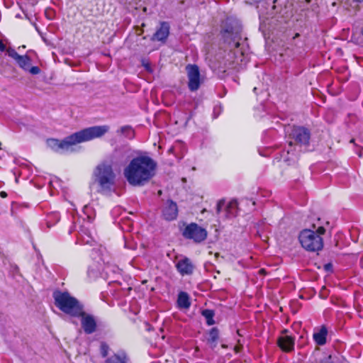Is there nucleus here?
Wrapping results in <instances>:
<instances>
[{
	"label": "nucleus",
	"mask_w": 363,
	"mask_h": 363,
	"mask_svg": "<svg viewBox=\"0 0 363 363\" xmlns=\"http://www.w3.org/2000/svg\"><path fill=\"white\" fill-rule=\"evenodd\" d=\"M177 305L180 308H189L191 306L189 296L187 293L182 291L178 295Z\"/></svg>",
	"instance_id": "17"
},
{
	"label": "nucleus",
	"mask_w": 363,
	"mask_h": 363,
	"mask_svg": "<svg viewBox=\"0 0 363 363\" xmlns=\"http://www.w3.org/2000/svg\"><path fill=\"white\" fill-rule=\"evenodd\" d=\"M1 145V143L0 142V146Z\"/></svg>",
	"instance_id": "37"
},
{
	"label": "nucleus",
	"mask_w": 363,
	"mask_h": 363,
	"mask_svg": "<svg viewBox=\"0 0 363 363\" xmlns=\"http://www.w3.org/2000/svg\"><path fill=\"white\" fill-rule=\"evenodd\" d=\"M321 363H331L330 357H329L327 359H325L324 362H322Z\"/></svg>",
	"instance_id": "32"
},
{
	"label": "nucleus",
	"mask_w": 363,
	"mask_h": 363,
	"mask_svg": "<svg viewBox=\"0 0 363 363\" xmlns=\"http://www.w3.org/2000/svg\"><path fill=\"white\" fill-rule=\"evenodd\" d=\"M53 298L55 306L63 313L72 317L82 315L83 306L68 292L55 291Z\"/></svg>",
	"instance_id": "3"
},
{
	"label": "nucleus",
	"mask_w": 363,
	"mask_h": 363,
	"mask_svg": "<svg viewBox=\"0 0 363 363\" xmlns=\"http://www.w3.org/2000/svg\"><path fill=\"white\" fill-rule=\"evenodd\" d=\"M6 47H0V51H6L9 56L16 60L18 65L24 70H28L30 65V59L27 55H20L11 47L9 49H6Z\"/></svg>",
	"instance_id": "10"
},
{
	"label": "nucleus",
	"mask_w": 363,
	"mask_h": 363,
	"mask_svg": "<svg viewBox=\"0 0 363 363\" xmlns=\"http://www.w3.org/2000/svg\"><path fill=\"white\" fill-rule=\"evenodd\" d=\"M253 91H254V92H256V91H257V88H256V87H255V88L253 89Z\"/></svg>",
	"instance_id": "36"
},
{
	"label": "nucleus",
	"mask_w": 363,
	"mask_h": 363,
	"mask_svg": "<svg viewBox=\"0 0 363 363\" xmlns=\"http://www.w3.org/2000/svg\"><path fill=\"white\" fill-rule=\"evenodd\" d=\"M108 345L105 342H101L100 346V352L103 357H106L108 355Z\"/></svg>",
	"instance_id": "25"
},
{
	"label": "nucleus",
	"mask_w": 363,
	"mask_h": 363,
	"mask_svg": "<svg viewBox=\"0 0 363 363\" xmlns=\"http://www.w3.org/2000/svg\"><path fill=\"white\" fill-rule=\"evenodd\" d=\"M50 12L51 13V12H52V11H51V10H50V11H49V10H47V11H45L46 15L48 16V13H49Z\"/></svg>",
	"instance_id": "34"
},
{
	"label": "nucleus",
	"mask_w": 363,
	"mask_h": 363,
	"mask_svg": "<svg viewBox=\"0 0 363 363\" xmlns=\"http://www.w3.org/2000/svg\"><path fill=\"white\" fill-rule=\"evenodd\" d=\"M325 232L323 227H319L316 232L310 229L303 230L299 235V242L301 246L308 251L318 252L323 249V241L320 237Z\"/></svg>",
	"instance_id": "4"
},
{
	"label": "nucleus",
	"mask_w": 363,
	"mask_h": 363,
	"mask_svg": "<svg viewBox=\"0 0 363 363\" xmlns=\"http://www.w3.org/2000/svg\"><path fill=\"white\" fill-rule=\"evenodd\" d=\"M328 329L325 325L321 326L313 333V337L318 345H323L326 343Z\"/></svg>",
	"instance_id": "16"
},
{
	"label": "nucleus",
	"mask_w": 363,
	"mask_h": 363,
	"mask_svg": "<svg viewBox=\"0 0 363 363\" xmlns=\"http://www.w3.org/2000/svg\"><path fill=\"white\" fill-rule=\"evenodd\" d=\"M27 71H28L32 74H38L40 72V68L37 66H33L31 67H29Z\"/></svg>",
	"instance_id": "26"
},
{
	"label": "nucleus",
	"mask_w": 363,
	"mask_h": 363,
	"mask_svg": "<svg viewBox=\"0 0 363 363\" xmlns=\"http://www.w3.org/2000/svg\"><path fill=\"white\" fill-rule=\"evenodd\" d=\"M177 270L182 275L190 274L193 272L194 266L188 258L179 260L176 265Z\"/></svg>",
	"instance_id": "15"
},
{
	"label": "nucleus",
	"mask_w": 363,
	"mask_h": 363,
	"mask_svg": "<svg viewBox=\"0 0 363 363\" xmlns=\"http://www.w3.org/2000/svg\"><path fill=\"white\" fill-rule=\"evenodd\" d=\"M81 318L82 327L86 334H92L96 330V322L93 315L86 314L82 309V315L77 316Z\"/></svg>",
	"instance_id": "11"
},
{
	"label": "nucleus",
	"mask_w": 363,
	"mask_h": 363,
	"mask_svg": "<svg viewBox=\"0 0 363 363\" xmlns=\"http://www.w3.org/2000/svg\"><path fill=\"white\" fill-rule=\"evenodd\" d=\"M182 235L196 243L204 241L208 235L207 230L195 223L187 225L182 232Z\"/></svg>",
	"instance_id": "6"
},
{
	"label": "nucleus",
	"mask_w": 363,
	"mask_h": 363,
	"mask_svg": "<svg viewBox=\"0 0 363 363\" xmlns=\"http://www.w3.org/2000/svg\"><path fill=\"white\" fill-rule=\"evenodd\" d=\"M128 357L124 352L114 354L106 360V363H127Z\"/></svg>",
	"instance_id": "18"
},
{
	"label": "nucleus",
	"mask_w": 363,
	"mask_h": 363,
	"mask_svg": "<svg viewBox=\"0 0 363 363\" xmlns=\"http://www.w3.org/2000/svg\"><path fill=\"white\" fill-rule=\"evenodd\" d=\"M276 9V6L273 5L272 6L271 10L269 12H267V13L269 16H273L274 14V10Z\"/></svg>",
	"instance_id": "29"
},
{
	"label": "nucleus",
	"mask_w": 363,
	"mask_h": 363,
	"mask_svg": "<svg viewBox=\"0 0 363 363\" xmlns=\"http://www.w3.org/2000/svg\"><path fill=\"white\" fill-rule=\"evenodd\" d=\"M188 77V87L190 91H197L201 85L200 71L196 65H187L186 67Z\"/></svg>",
	"instance_id": "8"
},
{
	"label": "nucleus",
	"mask_w": 363,
	"mask_h": 363,
	"mask_svg": "<svg viewBox=\"0 0 363 363\" xmlns=\"http://www.w3.org/2000/svg\"><path fill=\"white\" fill-rule=\"evenodd\" d=\"M232 53L233 55H235L233 63L236 65H242L246 63L247 61L245 60L243 56V50L240 49V47H235Z\"/></svg>",
	"instance_id": "19"
},
{
	"label": "nucleus",
	"mask_w": 363,
	"mask_h": 363,
	"mask_svg": "<svg viewBox=\"0 0 363 363\" xmlns=\"http://www.w3.org/2000/svg\"><path fill=\"white\" fill-rule=\"evenodd\" d=\"M237 208H238V203L236 201H230L228 205L226 206V213L227 216H235L237 213Z\"/></svg>",
	"instance_id": "22"
},
{
	"label": "nucleus",
	"mask_w": 363,
	"mask_h": 363,
	"mask_svg": "<svg viewBox=\"0 0 363 363\" xmlns=\"http://www.w3.org/2000/svg\"><path fill=\"white\" fill-rule=\"evenodd\" d=\"M170 26L166 21H161L157 27L155 33L152 37L155 41H158L164 43L169 35Z\"/></svg>",
	"instance_id": "12"
},
{
	"label": "nucleus",
	"mask_w": 363,
	"mask_h": 363,
	"mask_svg": "<svg viewBox=\"0 0 363 363\" xmlns=\"http://www.w3.org/2000/svg\"><path fill=\"white\" fill-rule=\"evenodd\" d=\"M178 216L177 204L169 199L167 200L162 208V216L167 220H174Z\"/></svg>",
	"instance_id": "13"
},
{
	"label": "nucleus",
	"mask_w": 363,
	"mask_h": 363,
	"mask_svg": "<svg viewBox=\"0 0 363 363\" xmlns=\"http://www.w3.org/2000/svg\"><path fill=\"white\" fill-rule=\"evenodd\" d=\"M94 176L101 192L111 191L116 177L111 164L106 162L99 164L94 170Z\"/></svg>",
	"instance_id": "5"
},
{
	"label": "nucleus",
	"mask_w": 363,
	"mask_h": 363,
	"mask_svg": "<svg viewBox=\"0 0 363 363\" xmlns=\"http://www.w3.org/2000/svg\"><path fill=\"white\" fill-rule=\"evenodd\" d=\"M0 45H5L4 43L2 42L1 40H0Z\"/></svg>",
	"instance_id": "35"
},
{
	"label": "nucleus",
	"mask_w": 363,
	"mask_h": 363,
	"mask_svg": "<svg viewBox=\"0 0 363 363\" xmlns=\"http://www.w3.org/2000/svg\"><path fill=\"white\" fill-rule=\"evenodd\" d=\"M218 337V330L216 328H211L209 331V337L208 339V342L211 345V348L216 347Z\"/></svg>",
	"instance_id": "20"
},
{
	"label": "nucleus",
	"mask_w": 363,
	"mask_h": 363,
	"mask_svg": "<svg viewBox=\"0 0 363 363\" xmlns=\"http://www.w3.org/2000/svg\"><path fill=\"white\" fill-rule=\"evenodd\" d=\"M120 132L122 134H124V135H125V136L129 137V138H131L133 135V130L128 125L121 127L120 129Z\"/></svg>",
	"instance_id": "24"
},
{
	"label": "nucleus",
	"mask_w": 363,
	"mask_h": 363,
	"mask_svg": "<svg viewBox=\"0 0 363 363\" xmlns=\"http://www.w3.org/2000/svg\"><path fill=\"white\" fill-rule=\"evenodd\" d=\"M138 0H121V2L125 4V5H133L136 4Z\"/></svg>",
	"instance_id": "28"
},
{
	"label": "nucleus",
	"mask_w": 363,
	"mask_h": 363,
	"mask_svg": "<svg viewBox=\"0 0 363 363\" xmlns=\"http://www.w3.org/2000/svg\"><path fill=\"white\" fill-rule=\"evenodd\" d=\"M0 196L2 198H6L7 196V194L5 191H1Z\"/></svg>",
	"instance_id": "31"
},
{
	"label": "nucleus",
	"mask_w": 363,
	"mask_h": 363,
	"mask_svg": "<svg viewBox=\"0 0 363 363\" xmlns=\"http://www.w3.org/2000/svg\"><path fill=\"white\" fill-rule=\"evenodd\" d=\"M295 338L289 335H282L278 337L277 345L280 349L285 352H290L294 350Z\"/></svg>",
	"instance_id": "14"
},
{
	"label": "nucleus",
	"mask_w": 363,
	"mask_h": 363,
	"mask_svg": "<svg viewBox=\"0 0 363 363\" xmlns=\"http://www.w3.org/2000/svg\"><path fill=\"white\" fill-rule=\"evenodd\" d=\"M202 315L206 318V324L212 325L215 323L213 317L215 315L214 311L210 309H205L202 311Z\"/></svg>",
	"instance_id": "23"
},
{
	"label": "nucleus",
	"mask_w": 363,
	"mask_h": 363,
	"mask_svg": "<svg viewBox=\"0 0 363 363\" xmlns=\"http://www.w3.org/2000/svg\"><path fill=\"white\" fill-rule=\"evenodd\" d=\"M143 65L145 67L147 71L151 72V69L148 63L145 64L143 62Z\"/></svg>",
	"instance_id": "30"
},
{
	"label": "nucleus",
	"mask_w": 363,
	"mask_h": 363,
	"mask_svg": "<svg viewBox=\"0 0 363 363\" xmlns=\"http://www.w3.org/2000/svg\"><path fill=\"white\" fill-rule=\"evenodd\" d=\"M224 206H225V201L223 200L219 201L217 203V207H216L217 213H219Z\"/></svg>",
	"instance_id": "27"
},
{
	"label": "nucleus",
	"mask_w": 363,
	"mask_h": 363,
	"mask_svg": "<svg viewBox=\"0 0 363 363\" xmlns=\"http://www.w3.org/2000/svg\"><path fill=\"white\" fill-rule=\"evenodd\" d=\"M54 48L57 49V52H60V48H62V47H60V46L54 47Z\"/></svg>",
	"instance_id": "33"
},
{
	"label": "nucleus",
	"mask_w": 363,
	"mask_h": 363,
	"mask_svg": "<svg viewBox=\"0 0 363 363\" xmlns=\"http://www.w3.org/2000/svg\"><path fill=\"white\" fill-rule=\"evenodd\" d=\"M108 130V125L92 126L74 133L62 140L54 138L49 139L48 140V145L55 152H65L69 150L73 145L78 143L100 138Z\"/></svg>",
	"instance_id": "2"
},
{
	"label": "nucleus",
	"mask_w": 363,
	"mask_h": 363,
	"mask_svg": "<svg viewBox=\"0 0 363 363\" xmlns=\"http://www.w3.org/2000/svg\"><path fill=\"white\" fill-rule=\"evenodd\" d=\"M289 146L291 148V150L288 149L286 151V154L288 155H291V156L290 157L289 156V157H285V160L289 162V164H291L292 163H295L297 161L298 156L294 152V150L292 149L293 143H292L291 141H290L289 143Z\"/></svg>",
	"instance_id": "21"
},
{
	"label": "nucleus",
	"mask_w": 363,
	"mask_h": 363,
	"mask_svg": "<svg viewBox=\"0 0 363 363\" xmlns=\"http://www.w3.org/2000/svg\"><path fill=\"white\" fill-rule=\"evenodd\" d=\"M157 162L147 155L134 157L125 167L123 174L129 184L142 186L148 183L156 174Z\"/></svg>",
	"instance_id": "1"
},
{
	"label": "nucleus",
	"mask_w": 363,
	"mask_h": 363,
	"mask_svg": "<svg viewBox=\"0 0 363 363\" xmlns=\"http://www.w3.org/2000/svg\"><path fill=\"white\" fill-rule=\"evenodd\" d=\"M240 25L235 19L228 18L222 26L221 35L223 38H232L235 42V45H240L239 41H235L237 35L240 32Z\"/></svg>",
	"instance_id": "7"
},
{
	"label": "nucleus",
	"mask_w": 363,
	"mask_h": 363,
	"mask_svg": "<svg viewBox=\"0 0 363 363\" xmlns=\"http://www.w3.org/2000/svg\"><path fill=\"white\" fill-rule=\"evenodd\" d=\"M289 135L294 139L297 143L307 145L309 143L311 133L309 130L305 127L293 126L289 133Z\"/></svg>",
	"instance_id": "9"
}]
</instances>
